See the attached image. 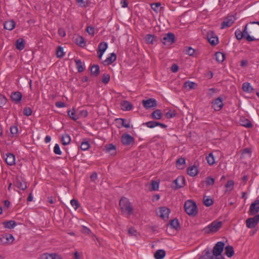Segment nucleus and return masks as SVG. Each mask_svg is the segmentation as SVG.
Instances as JSON below:
<instances>
[{
    "label": "nucleus",
    "instance_id": "f257e3e1",
    "mask_svg": "<svg viewBox=\"0 0 259 259\" xmlns=\"http://www.w3.org/2000/svg\"><path fill=\"white\" fill-rule=\"evenodd\" d=\"M259 33V28L254 26L253 24H246L243 30L241 31L240 29L235 31V35L238 40H241L243 38H245L248 41H256L259 40L256 38Z\"/></svg>",
    "mask_w": 259,
    "mask_h": 259
},
{
    "label": "nucleus",
    "instance_id": "f03ea898",
    "mask_svg": "<svg viewBox=\"0 0 259 259\" xmlns=\"http://www.w3.org/2000/svg\"><path fill=\"white\" fill-rule=\"evenodd\" d=\"M225 244L224 242L220 241L217 242L213 247L212 252H210L208 249H205L204 251L207 255H210L212 259H225L222 255V253L224 248Z\"/></svg>",
    "mask_w": 259,
    "mask_h": 259
},
{
    "label": "nucleus",
    "instance_id": "7ed1b4c3",
    "mask_svg": "<svg viewBox=\"0 0 259 259\" xmlns=\"http://www.w3.org/2000/svg\"><path fill=\"white\" fill-rule=\"evenodd\" d=\"M119 206L122 214L129 217L133 213V207L127 198H121L119 201Z\"/></svg>",
    "mask_w": 259,
    "mask_h": 259
},
{
    "label": "nucleus",
    "instance_id": "20e7f679",
    "mask_svg": "<svg viewBox=\"0 0 259 259\" xmlns=\"http://www.w3.org/2000/svg\"><path fill=\"white\" fill-rule=\"evenodd\" d=\"M186 212L189 215L195 216L197 213V207L196 203L191 200H187L184 204Z\"/></svg>",
    "mask_w": 259,
    "mask_h": 259
},
{
    "label": "nucleus",
    "instance_id": "39448f33",
    "mask_svg": "<svg viewBox=\"0 0 259 259\" xmlns=\"http://www.w3.org/2000/svg\"><path fill=\"white\" fill-rule=\"evenodd\" d=\"M222 225V222L214 221L207 226L203 229L204 233L209 234L210 233H215L219 231L221 228Z\"/></svg>",
    "mask_w": 259,
    "mask_h": 259
},
{
    "label": "nucleus",
    "instance_id": "423d86ee",
    "mask_svg": "<svg viewBox=\"0 0 259 259\" xmlns=\"http://www.w3.org/2000/svg\"><path fill=\"white\" fill-rule=\"evenodd\" d=\"M175 41V36L174 33L169 32L163 35L161 42L164 45L169 46Z\"/></svg>",
    "mask_w": 259,
    "mask_h": 259
},
{
    "label": "nucleus",
    "instance_id": "0eeeda50",
    "mask_svg": "<svg viewBox=\"0 0 259 259\" xmlns=\"http://www.w3.org/2000/svg\"><path fill=\"white\" fill-rule=\"evenodd\" d=\"M13 183L15 187L22 190H25L27 188L26 181L21 177H17Z\"/></svg>",
    "mask_w": 259,
    "mask_h": 259
},
{
    "label": "nucleus",
    "instance_id": "6e6552de",
    "mask_svg": "<svg viewBox=\"0 0 259 259\" xmlns=\"http://www.w3.org/2000/svg\"><path fill=\"white\" fill-rule=\"evenodd\" d=\"M208 41L212 45L215 46L219 42V38L217 35L212 31H209L207 33Z\"/></svg>",
    "mask_w": 259,
    "mask_h": 259
},
{
    "label": "nucleus",
    "instance_id": "1a4fd4ad",
    "mask_svg": "<svg viewBox=\"0 0 259 259\" xmlns=\"http://www.w3.org/2000/svg\"><path fill=\"white\" fill-rule=\"evenodd\" d=\"M185 180L183 177H179L172 182V187L175 189H178L185 186Z\"/></svg>",
    "mask_w": 259,
    "mask_h": 259
},
{
    "label": "nucleus",
    "instance_id": "9d476101",
    "mask_svg": "<svg viewBox=\"0 0 259 259\" xmlns=\"http://www.w3.org/2000/svg\"><path fill=\"white\" fill-rule=\"evenodd\" d=\"M122 143L125 146H129L133 144L135 142V139L128 134H123L121 137Z\"/></svg>",
    "mask_w": 259,
    "mask_h": 259
},
{
    "label": "nucleus",
    "instance_id": "9b49d317",
    "mask_svg": "<svg viewBox=\"0 0 259 259\" xmlns=\"http://www.w3.org/2000/svg\"><path fill=\"white\" fill-rule=\"evenodd\" d=\"M15 238L14 236L10 234H5L0 238V242L3 245L9 244L13 243Z\"/></svg>",
    "mask_w": 259,
    "mask_h": 259
},
{
    "label": "nucleus",
    "instance_id": "f8f14e48",
    "mask_svg": "<svg viewBox=\"0 0 259 259\" xmlns=\"http://www.w3.org/2000/svg\"><path fill=\"white\" fill-rule=\"evenodd\" d=\"M212 108L215 111H220L223 107V99L218 97L212 102Z\"/></svg>",
    "mask_w": 259,
    "mask_h": 259
},
{
    "label": "nucleus",
    "instance_id": "ddd939ff",
    "mask_svg": "<svg viewBox=\"0 0 259 259\" xmlns=\"http://www.w3.org/2000/svg\"><path fill=\"white\" fill-rule=\"evenodd\" d=\"M259 211V200H256L250 206L248 213L249 215H254Z\"/></svg>",
    "mask_w": 259,
    "mask_h": 259
},
{
    "label": "nucleus",
    "instance_id": "4468645a",
    "mask_svg": "<svg viewBox=\"0 0 259 259\" xmlns=\"http://www.w3.org/2000/svg\"><path fill=\"white\" fill-rule=\"evenodd\" d=\"M144 107L146 109L155 107L157 106L156 101L154 99H149L147 100H143L142 101Z\"/></svg>",
    "mask_w": 259,
    "mask_h": 259
},
{
    "label": "nucleus",
    "instance_id": "2eb2a0df",
    "mask_svg": "<svg viewBox=\"0 0 259 259\" xmlns=\"http://www.w3.org/2000/svg\"><path fill=\"white\" fill-rule=\"evenodd\" d=\"M160 217L163 220H167L168 218L169 214L170 212V209L166 207L160 208Z\"/></svg>",
    "mask_w": 259,
    "mask_h": 259
},
{
    "label": "nucleus",
    "instance_id": "dca6fc26",
    "mask_svg": "<svg viewBox=\"0 0 259 259\" xmlns=\"http://www.w3.org/2000/svg\"><path fill=\"white\" fill-rule=\"evenodd\" d=\"M11 99L16 104H18L22 99V94L18 91L12 92L11 95Z\"/></svg>",
    "mask_w": 259,
    "mask_h": 259
},
{
    "label": "nucleus",
    "instance_id": "f3484780",
    "mask_svg": "<svg viewBox=\"0 0 259 259\" xmlns=\"http://www.w3.org/2000/svg\"><path fill=\"white\" fill-rule=\"evenodd\" d=\"M258 222L254 217L248 218L246 220V227L248 228H253L257 225Z\"/></svg>",
    "mask_w": 259,
    "mask_h": 259
},
{
    "label": "nucleus",
    "instance_id": "a211bd4d",
    "mask_svg": "<svg viewBox=\"0 0 259 259\" xmlns=\"http://www.w3.org/2000/svg\"><path fill=\"white\" fill-rule=\"evenodd\" d=\"M234 22V18L233 16H229L227 19L222 23L221 28L224 29L231 26Z\"/></svg>",
    "mask_w": 259,
    "mask_h": 259
},
{
    "label": "nucleus",
    "instance_id": "6ab92c4d",
    "mask_svg": "<svg viewBox=\"0 0 259 259\" xmlns=\"http://www.w3.org/2000/svg\"><path fill=\"white\" fill-rule=\"evenodd\" d=\"M38 259H61L60 256L56 253H44L40 255Z\"/></svg>",
    "mask_w": 259,
    "mask_h": 259
},
{
    "label": "nucleus",
    "instance_id": "aec40b11",
    "mask_svg": "<svg viewBox=\"0 0 259 259\" xmlns=\"http://www.w3.org/2000/svg\"><path fill=\"white\" fill-rule=\"evenodd\" d=\"M6 162L9 165H13L15 163V156L11 153L6 154Z\"/></svg>",
    "mask_w": 259,
    "mask_h": 259
},
{
    "label": "nucleus",
    "instance_id": "412c9836",
    "mask_svg": "<svg viewBox=\"0 0 259 259\" xmlns=\"http://www.w3.org/2000/svg\"><path fill=\"white\" fill-rule=\"evenodd\" d=\"M116 59V55L115 53H112L110 56L103 62L104 65H109L114 62Z\"/></svg>",
    "mask_w": 259,
    "mask_h": 259
},
{
    "label": "nucleus",
    "instance_id": "4be33fe9",
    "mask_svg": "<svg viewBox=\"0 0 259 259\" xmlns=\"http://www.w3.org/2000/svg\"><path fill=\"white\" fill-rule=\"evenodd\" d=\"M68 115L74 121H76L79 118V115L77 112V110H75L74 109H72V110H68Z\"/></svg>",
    "mask_w": 259,
    "mask_h": 259
},
{
    "label": "nucleus",
    "instance_id": "5701e85b",
    "mask_svg": "<svg viewBox=\"0 0 259 259\" xmlns=\"http://www.w3.org/2000/svg\"><path fill=\"white\" fill-rule=\"evenodd\" d=\"M198 172V170L197 167L194 165L189 166L187 168V173L188 174L191 176L194 177L195 176Z\"/></svg>",
    "mask_w": 259,
    "mask_h": 259
},
{
    "label": "nucleus",
    "instance_id": "b1692460",
    "mask_svg": "<svg viewBox=\"0 0 259 259\" xmlns=\"http://www.w3.org/2000/svg\"><path fill=\"white\" fill-rule=\"evenodd\" d=\"M16 48L17 49L21 51L25 47V41L23 38H20L16 40L15 43Z\"/></svg>",
    "mask_w": 259,
    "mask_h": 259
},
{
    "label": "nucleus",
    "instance_id": "393cba45",
    "mask_svg": "<svg viewBox=\"0 0 259 259\" xmlns=\"http://www.w3.org/2000/svg\"><path fill=\"white\" fill-rule=\"evenodd\" d=\"M5 29L8 30H12L15 26V23L13 20H9L5 22L4 24Z\"/></svg>",
    "mask_w": 259,
    "mask_h": 259
},
{
    "label": "nucleus",
    "instance_id": "a878e982",
    "mask_svg": "<svg viewBox=\"0 0 259 259\" xmlns=\"http://www.w3.org/2000/svg\"><path fill=\"white\" fill-rule=\"evenodd\" d=\"M75 42L79 47H83L85 46L86 42L84 38L81 36L78 35L75 38Z\"/></svg>",
    "mask_w": 259,
    "mask_h": 259
},
{
    "label": "nucleus",
    "instance_id": "bb28decb",
    "mask_svg": "<svg viewBox=\"0 0 259 259\" xmlns=\"http://www.w3.org/2000/svg\"><path fill=\"white\" fill-rule=\"evenodd\" d=\"M121 106L122 109L125 111H130L133 108V105L127 101H122Z\"/></svg>",
    "mask_w": 259,
    "mask_h": 259
},
{
    "label": "nucleus",
    "instance_id": "cd10ccee",
    "mask_svg": "<svg viewBox=\"0 0 259 259\" xmlns=\"http://www.w3.org/2000/svg\"><path fill=\"white\" fill-rule=\"evenodd\" d=\"M105 148L106 152L110 153L112 155H114L116 153V147L112 144L105 146Z\"/></svg>",
    "mask_w": 259,
    "mask_h": 259
},
{
    "label": "nucleus",
    "instance_id": "c85d7f7f",
    "mask_svg": "<svg viewBox=\"0 0 259 259\" xmlns=\"http://www.w3.org/2000/svg\"><path fill=\"white\" fill-rule=\"evenodd\" d=\"M61 142L64 145H67L70 144L71 142V138L68 134H65L62 136Z\"/></svg>",
    "mask_w": 259,
    "mask_h": 259
},
{
    "label": "nucleus",
    "instance_id": "c756f323",
    "mask_svg": "<svg viewBox=\"0 0 259 259\" xmlns=\"http://www.w3.org/2000/svg\"><path fill=\"white\" fill-rule=\"evenodd\" d=\"M225 253L229 257H232L234 254L233 247L231 245H228L225 247Z\"/></svg>",
    "mask_w": 259,
    "mask_h": 259
},
{
    "label": "nucleus",
    "instance_id": "7c9ffc66",
    "mask_svg": "<svg viewBox=\"0 0 259 259\" xmlns=\"http://www.w3.org/2000/svg\"><path fill=\"white\" fill-rule=\"evenodd\" d=\"M197 87V84L194 82L187 81L184 84V87L188 90H192L196 88Z\"/></svg>",
    "mask_w": 259,
    "mask_h": 259
},
{
    "label": "nucleus",
    "instance_id": "2f4dec72",
    "mask_svg": "<svg viewBox=\"0 0 259 259\" xmlns=\"http://www.w3.org/2000/svg\"><path fill=\"white\" fill-rule=\"evenodd\" d=\"M165 255V251L163 249L157 250L154 253L156 259H162Z\"/></svg>",
    "mask_w": 259,
    "mask_h": 259
},
{
    "label": "nucleus",
    "instance_id": "473e14b6",
    "mask_svg": "<svg viewBox=\"0 0 259 259\" xmlns=\"http://www.w3.org/2000/svg\"><path fill=\"white\" fill-rule=\"evenodd\" d=\"M162 114L161 113L160 110L159 109H156V110L154 111L151 114L152 118L154 119H160L162 118Z\"/></svg>",
    "mask_w": 259,
    "mask_h": 259
},
{
    "label": "nucleus",
    "instance_id": "72a5a7b5",
    "mask_svg": "<svg viewBox=\"0 0 259 259\" xmlns=\"http://www.w3.org/2000/svg\"><path fill=\"white\" fill-rule=\"evenodd\" d=\"M145 39L147 44H153L156 40V37L152 34H147L145 37Z\"/></svg>",
    "mask_w": 259,
    "mask_h": 259
},
{
    "label": "nucleus",
    "instance_id": "f704fd0d",
    "mask_svg": "<svg viewBox=\"0 0 259 259\" xmlns=\"http://www.w3.org/2000/svg\"><path fill=\"white\" fill-rule=\"evenodd\" d=\"M75 63L76 64V67L77 68V71L78 72H82L84 70V67L82 64V62L79 59H75Z\"/></svg>",
    "mask_w": 259,
    "mask_h": 259
},
{
    "label": "nucleus",
    "instance_id": "c9c22d12",
    "mask_svg": "<svg viewBox=\"0 0 259 259\" xmlns=\"http://www.w3.org/2000/svg\"><path fill=\"white\" fill-rule=\"evenodd\" d=\"M91 72L92 75L98 76L100 72L99 66L98 65H93L91 68Z\"/></svg>",
    "mask_w": 259,
    "mask_h": 259
},
{
    "label": "nucleus",
    "instance_id": "e433bc0d",
    "mask_svg": "<svg viewBox=\"0 0 259 259\" xmlns=\"http://www.w3.org/2000/svg\"><path fill=\"white\" fill-rule=\"evenodd\" d=\"M3 224L5 228L8 229L14 228L16 225V222L13 220H11L7 222H4L3 223Z\"/></svg>",
    "mask_w": 259,
    "mask_h": 259
},
{
    "label": "nucleus",
    "instance_id": "4c0bfd02",
    "mask_svg": "<svg viewBox=\"0 0 259 259\" xmlns=\"http://www.w3.org/2000/svg\"><path fill=\"white\" fill-rule=\"evenodd\" d=\"M242 88L243 91L249 93L252 92L253 90L250 84L248 82L243 83Z\"/></svg>",
    "mask_w": 259,
    "mask_h": 259
},
{
    "label": "nucleus",
    "instance_id": "58836bf2",
    "mask_svg": "<svg viewBox=\"0 0 259 259\" xmlns=\"http://www.w3.org/2000/svg\"><path fill=\"white\" fill-rule=\"evenodd\" d=\"M215 56L217 61L219 63L223 62L225 59V55L220 52L215 53Z\"/></svg>",
    "mask_w": 259,
    "mask_h": 259
},
{
    "label": "nucleus",
    "instance_id": "ea45409f",
    "mask_svg": "<svg viewBox=\"0 0 259 259\" xmlns=\"http://www.w3.org/2000/svg\"><path fill=\"white\" fill-rule=\"evenodd\" d=\"M170 225L172 228L176 230L180 228V224L179 221L178 219H176L172 220L170 221Z\"/></svg>",
    "mask_w": 259,
    "mask_h": 259
},
{
    "label": "nucleus",
    "instance_id": "a19ab883",
    "mask_svg": "<svg viewBox=\"0 0 259 259\" xmlns=\"http://www.w3.org/2000/svg\"><path fill=\"white\" fill-rule=\"evenodd\" d=\"M206 159L207 163L209 165H212L215 162L214 157L212 153H209L208 155L206 157Z\"/></svg>",
    "mask_w": 259,
    "mask_h": 259
},
{
    "label": "nucleus",
    "instance_id": "79ce46f5",
    "mask_svg": "<svg viewBox=\"0 0 259 259\" xmlns=\"http://www.w3.org/2000/svg\"><path fill=\"white\" fill-rule=\"evenodd\" d=\"M65 55L63 48L62 47H58L56 51V55L58 58H63Z\"/></svg>",
    "mask_w": 259,
    "mask_h": 259
},
{
    "label": "nucleus",
    "instance_id": "37998d69",
    "mask_svg": "<svg viewBox=\"0 0 259 259\" xmlns=\"http://www.w3.org/2000/svg\"><path fill=\"white\" fill-rule=\"evenodd\" d=\"M204 204L206 206H210L213 204L212 199L209 197H204L203 198Z\"/></svg>",
    "mask_w": 259,
    "mask_h": 259
},
{
    "label": "nucleus",
    "instance_id": "c03bdc74",
    "mask_svg": "<svg viewBox=\"0 0 259 259\" xmlns=\"http://www.w3.org/2000/svg\"><path fill=\"white\" fill-rule=\"evenodd\" d=\"M107 47L108 45L107 42L104 41L101 42L99 45L98 50H99L100 51L105 52L107 49Z\"/></svg>",
    "mask_w": 259,
    "mask_h": 259
},
{
    "label": "nucleus",
    "instance_id": "a18cd8bd",
    "mask_svg": "<svg viewBox=\"0 0 259 259\" xmlns=\"http://www.w3.org/2000/svg\"><path fill=\"white\" fill-rule=\"evenodd\" d=\"M186 160L184 158L180 157L178 158L176 161V163L179 167V169L182 168V167H181L180 166L182 165H183L185 164Z\"/></svg>",
    "mask_w": 259,
    "mask_h": 259
},
{
    "label": "nucleus",
    "instance_id": "49530a36",
    "mask_svg": "<svg viewBox=\"0 0 259 259\" xmlns=\"http://www.w3.org/2000/svg\"><path fill=\"white\" fill-rule=\"evenodd\" d=\"M157 121H150L145 123H144L143 125H146L148 127L153 128L157 126Z\"/></svg>",
    "mask_w": 259,
    "mask_h": 259
},
{
    "label": "nucleus",
    "instance_id": "de8ad7c7",
    "mask_svg": "<svg viewBox=\"0 0 259 259\" xmlns=\"http://www.w3.org/2000/svg\"><path fill=\"white\" fill-rule=\"evenodd\" d=\"M77 112H78V115H79V118L80 117H85L88 115V112L86 110H79V109H77Z\"/></svg>",
    "mask_w": 259,
    "mask_h": 259
},
{
    "label": "nucleus",
    "instance_id": "09e8293b",
    "mask_svg": "<svg viewBox=\"0 0 259 259\" xmlns=\"http://www.w3.org/2000/svg\"><path fill=\"white\" fill-rule=\"evenodd\" d=\"M234 185V182L232 180H229L227 181L225 187L228 189L229 191H232L233 189V186Z\"/></svg>",
    "mask_w": 259,
    "mask_h": 259
},
{
    "label": "nucleus",
    "instance_id": "8fccbe9b",
    "mask_svg": "<svg viewBox=\"0 0 259 259\" xmlns=\"http://www.w3.org/2000/svg\"><path fill=\"white\" fill-rule=\"evenodd\" d=\"M159 183L155 181H151V190L156 191L159 188Z\"/></svg>",
    "mask_w": 259,
    "mask_h": 259
},
{
    "label": "nucleus",
    "instance_id": "3c124183",
    "mask_svg": "<svg viewBox=\"0 0 259 259\" xmlns=\"http://www.w3.org/2000/svg\"><path fill=\"white\" fill-rule=\"evenodd\" d=\"M81 7H86L89 4V0H76Z\"/></svg>",
    "mask_w": 259,
    "mask_h": 259
},
{
    "label": "nucleus",
    "instance_id": "603ef678",
    "mask_svg": "<svg viewBox=\"0 0 259 259\" xmlns=\"http://www.w3.org/2000/svg\"><path fill=\"white\" fill-rule=\"evenodd\" d=\"M175 111L170 110L165 113V116L167 118H171L176 116Z\"/></svg>",
    "mask_w": 259,
    "mask_h": 259
},
{
    "label": "nucleus",
    "instance_id": "864d4df0",
    "mask_svg": "<svg viewBox=\"0 0 259 259\" xmlns=\"http://www.w3.org/2000/svg\"><path fill=\"white\" fill-rule=\"evenodd\" d=\"M90 144L88 142H82L80 145V148L82 150H87L90 148Z\"/></svg>",
    "mask_w": 259,
    "mask_h": 259
},
{
    "label": "nucleus",
    "instance_id": "5fc2aeb1",
    "mask_svg": "<svg viewBox=\"0 0 259 259\" xmlns=\"http://www.w3.org/2000/svg\"><path fill=\"white\" fill-rule=\"evenodd\" d=\"M205 182L208 186L213 185L214 183V179L210 177H208L206 178Z\"/></svg>",
    "mask_w": 259,
    "mask_h": 259
},
{
    "label": "nucleus",
    "instance_id": "6e6d98bb",
    "mask_svg": "<svg viewBox=\"0 0 259 259\" xmlns=\"http://www.w3.org/2000/svg\"><path fill=\"white\" fill-rule=\"evenodd\" d=\"M71 205L74 207V209L76 210L79 206L80 204L79 202L76 199H72L70 201Z\"/></svg>",
    "mask_w": 259,
    "mask_h": 259
},
{
    "label": "nucleus",
    "instance_id": "4d7b16f0",
    "mask_svg": "<svg viewBox=\"0 0 259 259\" xmlns=\"http://www.w3.org/2000/svg\"><path fill=\"white\" fill-rule=\"evenodd\" d=\"M110 79V76L108 74H104L103 76L102 81L103 83L106 84L108 83Z\"/></svg>",
    "mask_w": 259,
    "mask_h": 259
},
{
    "label": "nucleus",
    "instance_id": "13d9d810",
    "mask_svg": "<svg viewBox=\"0 0 259 259\" xmlns=\"http://www.w3.org/2000/svg\"><path fill=\"white\" fill-rule=\"evenodd\" d=\"M161 6L160 3H155L151 5V9L155 12H157L158 8Z\"/></svg>",
    "mask_w": 259,
    "mask_h": 259
},
{
    "label": "nucleus",
    "instance_id": "bf43d9fd",
    "mask_svg": "<svg viewBox=\"0 0 259 259\" xmlns=\"http://www.w3.org/2000/svg\"><path fill=\"white\" fill-rule=\"evenodd\" d=\"M32 112V110L30 107H25L23 110V114L27 116H30Z\"/></svg>",
    "mask_w": 259,
    "mask_h": 259
},
{
    "label": "nucleus",
    "instance_id": "052dcab7",
    "mask_svg": "<svg viewBox=\"0 0 259 259\" xmlns=\"http://www.w3.org/2000/svg\"><path fill=\"white\" fill-rule=\"evenodd\" d=\"M87 32L91 35H94L95 34V28L91 26H89L86 28Z\"/></svg>",
    "mask_w": 259,
    "mask_h": 259
},
{
    "label": "nucleus",
    "instance_id": "680f3d73",
    "mask_svg": "<svg viewBox=\"0 0 259 259\" xmlns=\"http://www.w3.org/2000/svg\"><path fill=\"white\" fill-rule=\"evenodd\" d=\"M7 99L5 96L0 94V107H2L7 103Z\"/></svg>",
    "mask_w": 259,
    "mask_h": 259
},
{
    "label": "nucleus",
    "instance_id": "e2e57ef3",
    "mask_svg": "<svg viewBox=\"0 0 259 259\" xmlns=\"http://www.w3.org/2000/svg\"><path fill=\"white\" fill-rule=\"evenodd\" d=\"M54 152L57 155H61L62 152L60 150L59 145L58 144H56L54 148Z\"/></svg>",
    "mask_w": 259,
    "mask_h": 259
},
{
    "label": "nucleus",
    "instance_id": "0e129e2a",
    "mask_svg": "<svg viewBox=\"0 0 259 259\" xmlns=\"http://www.w3.org/2000/svg\"><path fill=\"white\" fill-rule=\"evenodd\" d=\"M10 131L12 135H16L18 133V129L17 125H13L10 128Z\"/></svg>",
    "mask_w": 259,
    "mask_h": 259
},
{
    "label": "nucleus",
    "instance_id": "69168bd1",
    "mask_svg": "<svg viewBox=\"0 0 259 259\" xmlns=\"http://www.w3.org/2000/svg\"><path fill=\"white\" fill-rule=\"evenodd\" d=\"M241 124L246 127H250L252 126L250 121L247 119H246L244 121H242Z\"/></svg>",
    "mask_w": 259,
    "mask_h": 259
},
{
    "label": "nucleus",
    "instance_id": "338daca9",
    "mask_svg": "<svg viewBox=\"0 0 259 259\" xmlns=\"http://www.w3.org/2000/svg\"><path fill=\"white\" fill-rule=\"evenodd\" d=\"M128 233L131 236H137V231L133 228H129L128 230Z\"/></svg>",
    "mask_w": 259,
    "mask_h": 259
},
{
    "label": "nucleus",
    "instance_id": "774afa93",
    "mask_svg": "<svg viewBox=\"0 0 259 259\" xmlns=\"http://www.w3.org/2000/svg\"><path fill=\"white\" fill-rule=\"evenodd\" d=\"M186 51L187 54L190 56H192L195 52V50L190 47L186 48Z\"/></svg>",
    "mask_w": 259,
    "mask_h": 259
}]
</instances>
